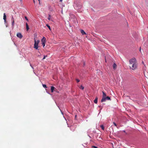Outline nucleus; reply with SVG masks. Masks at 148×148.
Here are the masks:
<instances>
[{
  "label": "nucleus",
  "mask_w": 148,
  "mask_h": 148,
  "mask_svg": "<svg viewBox=\"0 0 148 148\" xmlns=\"http://www.w3.org/2000/svg\"><path fill=\"white\" fill-rule=\"evenodd\" d=\"M113 123L114 124V125L115 126H117L116 124L114 122H113Z\"/></svg>",
  "instance_id": "obj_21"
},
{
  "label": "nucleus",
  "mask_w": 148,
  "mask_h": 148,
  "mask_svg": "<svg viewBox=\"0 0 148 148\" xmlns=\"http://www.w3.org/2000/svg\"><path fill=\"white\" fill-rule=\"evenodd\" d=\"M34 48H35L36 49H37L38 48V45L39 42V40H38L37 41H36V40H35L34 41Z\"/></svg>",
  "instance_id": "obj_2"
},
{
  "label": "nucleus",
  "mask_w": 148,
  "mask_h": 148,
  "mask_svg": "<svg viewBox=\"0 0 148 148\" xmlns=\"http://www.w3.org/2000/svg\"><path fill=\"white\" fill-rule=\"evenodd\" d=\"M92 148H98L97 147L94 146H92Z\"/></svg>",
  "instance_id": "obj_20"
},
{
  "label": "nucleus",
  "mask_w": 148,
  "mask_h": 148,
  "mask_svg": "<svg viewBox=\"0 0 148 148\" xmlns=\"http://www.w3.org/2000/svg\"><path fill=\"white\" fill-rule=\"evenodd\" d=\"M16 36L18 38H19L20 39L22 38L23 37V36L21 34V33H18L17 34Z\"/></svg>",
  "instance_id": "obj_6"
},
{
  "label": "nucleus",
  "mask_w": 148,
  "mask_h": 148,
  "mask_svg": "<svg viewBox=\"0 0 148 148\" xmlns=\"http://www.w3.org/2000/svg\"><path fill=\"white\" fill-rule=\"evenodd\" d=\"M116 67L117 65L115 63H114L113 65V69H115L116 68Z\"/></svg>",
  "instance_id": "obj_9"
},
{
  "label": "nucleus",
  "mask_w": 148,
  "mask_h": 148,
  "mask_svg": "<svg viewBox=\"0 0 148 148\" xmlns=\"http://www.w3.org/2000/svg\"><path fill=\"white\" fill-rule=\"evenodd\" d=\"M20 1H22V0H20Z\"/></svg>",
  "instance_id": "obj_28"
},
{
  "label": "nucleus",
  "mask_w": 148,
  "mask_h": 148,
  "mask_svg": "<svg viewBox=\"0 0 148 148\" xmlns=\"http://www.w3.org/2000/svg\"><path fill=\"white\" fill-rule=\"evenodd\" d=\"M25 18L27 21H28V18H27V16H25Z\"/></svg>",
  "instance_id": "obj_18"
},
{
  "label": "nucleus",
  "mask_w": 148,
  "mask_h": 148,
  "mask_svg": "<svg viewBox=\"0 0 148 148\" xmlns=\"http://www.w3.org/2000/svg\"><path fill=\"white\" fill-rule=\"evenodd\" d=\"M104 100V101H102V100H101V102H103L106 101V100H110V98L109 97H105Z\"/></svg>",
  "instance_id": "obj_4"
},
{
  "label": "nucleus",
  "mask_w": 148,
  "mask_h": 148,
  "mask_svg": "<svg viewBox=\"0 0 148 148\" xmlns=\"http://www.w3.org/2000/svg\"><path fill=\"white\" fill-rule=\"evenodd\" d=\"M41 41L42 42V45L43 46V47H44L45 46V43L46 42V38L44 37H43L41 40Z\"/></svg>",
  "instance_id": "obj_3"
},
{
  "label": "nucleus",
  "mask_w": 148,
  "mask_h": 148,
  "mask_svg": "<svg viewBox=\"0 0 148 148\" xmlns=\"http://www.w3.org/2000/svg\"><path fill=\"white\" fill-rule=\"evenodd\" d=\"M39 2V3H40V0H38Z\"/></svg>",
  "instance_id": "obj_27"
},
{
  "label": "nucleus",
  "mask_w": 148,
  "mask_h": 148,
  "mask_svg": "<svg viewBox=\"0 0 148 148\" xmlns=\"http://www.w3.org/2000/svg\"><path fill=\"white\" fill-rule=\"evenodd\" d=\"M47 56H44L42 59L44 60V59H45V58Z\"/></svg>",
  "instance_id": "obj_23"
},
{
  "label": "nucleus",
  "mask_w": 148,
  "mask_h": 148,
  "mask_svg": "<svg viewBox=\"0 0 148 148\" xmlns=\"http://www.w3.org/2000/svg\"><path fill=\"white\" fill-rule=\"evenodd\" d=\"M98 98L96 97L95 98V99L94 100V102L95 103L97 104V102Z\"/></svg>",
  "instance_id": "obj_8"
},
{
  "label": "nucleus",
  "mask_w": 148,
  "mask_h": 148,
  "mask_svg": "<svg viewBox=\"0 0 148 148\" xmlns=\"http://www.w3.org/2000/svg\"><path fill=\"white\" fill-rule=\"evenodd\" d=\"M76 80L77 81V82H78L80 81V80L79 79H76Z\"/></svg>",
  "instance_id": "obj_22"
},
{
  "label": "nucleus",
  "mask_w": 148,
  "mask_h": 148,
  "mask_svg": "<svg viewBox=\"0 0 148 148\" xmlns=\"http://www.w3.org/2000/svg\"><path fill=\"white\" fill-rule=\"evenodd\" d=\"M12 21H14V18H13V16H12Z\"/></svg>",
  "instance_id": "obj_24"
},
{
  "label": "nucleus",
  "mask_w": 148,
  "mask_h": 148,
  "mask_svg": "<svg viewBox=\"0 0 148 148\" xmlns=\"http://www.w3.org/2000/svg\"><path fill=\"white\" fill-rule=\"evenodd\" d=\"M80 88L82 90H83L84 89V87L82 85H81Z\"/></svg>",
  "instance_id": "obj_15"
},
{
  "label": "nucleus",
  "mask_w": 148,
  "mask_h": 148,
  "mask_svg": "<svg viewBox=\"0 0 148 148\" xmlns=\"http://www.w3.org/2000/svg\"><path fill=\"white\" fill-rule=\"evenodd\" d=\"M46 26L49 28V29H50V30H51V28L50 26L49 25H48V24H47L46 25Z\"/></svg>",
  "instance_id": "obj_14"
},
{
  "label": "nucleus",
  "mask_w": 148,
  "mask_h": 148,
  "mask_svg": "<svg viewBox=\"0 0 148 148\" xmlns=\"http://www.w3.org/2000/svg\"><path fill=\"white\" fill-rule=\"evenodd\" d=\"M42 86L45 88H47L46 85H45V84H42Z\"/></svg>",
  "instance_id": "obj_17"
},
{
  "label": "nucleus",
  "mask_w": 148,
  "mask_h": 148,
  "mask_svg": "<svg viewBox=\"0 0 148 148\" xmlns=\"http://www.w3.org/2000/svg\"><path fill=\"white\" fill-rule=\"evenodd\" d=\"M55 87L53 86H52L51 87V92H53V90L54 89H55Z\"/></svg>",
  "instance_id": "obj_12"
},
{
  "label": "nucleus",
  "mask_w": 148,
  "mask_h": 148,
  "mask_svg": "<svg viewBox=\"0 0 148 148\" xmlns=\"http://www.w3.org/2000/svg\"><path fill=\"white\" fill-rule=\"evenodd\" d=\"M51 15H49V16L48 17V19L49 20H51Z\"/></svg>",
  "instance_id": "obj_16"
},
{
  "label": "nucleus",
  "mask_w": 148,
  "mask_h": 148,
  "mask_svg": "<svg viewBox=\"0 0 148 148\" xmlns=\"http://www.w3.org/2000/svg\"><path fill=\"white\" fill-rule=\"evenodd\" d=\"M62 0H60V2H62Z\"/></svg>",
  "instance_id": "obj_26"
},
{
  "label": "nucleus",
  "mask_w": 148,
  "mask_h": 148,
  "mask_svg": "<svg viewBox=\"0 0 148 148\" xmlns=\"http://www.w3.org/2000/svg\"><path fill=\"white\" fill-rule=\"evenodd\" d=\"M81 32L83 35L86 34V33H85L84 31L83 30L81 29Z\"/></svg>",
  "instance_id": "obj_11"
},
{
  "label": "nucleus",
  "mask_w": 148,
  "mask_h": 148,
  "mask_svg": "<svg viewBox=\"0 0 148 148\" xmlns=\"http://www.w3.org/2000/svg\"><path fill=\"white\" fill-rule=\"evenodd\" d=\"M101 127V129L103 130H104V127L103 125H101L100 126Z\"/></svg>",
  "instance_id": "obj_13"
},
{
  "label": "nucleus",
  "mask_w": 148,
  "mask_h": 148,
  "mask_svg": "<svg viewBox=\"0 0 148 148\" xmlns=\"http://www.w3.org/2000/svg\"><path fill=\"white\" fill-rule=\"evenodd\" d=\"M26 26L27 31H28L29 30V28L28 24L27 23H26Z\"/></svg>",
  "instance_id": "obj_10"
},
{
  "label": "nucleus",
  "mask_w": 148,
  "mask_h": 148,
  "mask_svg": "<svg viewBox=\"0 0 148 148\" xmlns=\"http://www.w3.org/2000/svg\"><path fill=\"white\" fill-rule=\"evenodd\" d=\"M130 68L132 70H134L137 68L136 60L135 58H133L129 60Z\"/></svg>",
  "instance_id": "obj_1"
},
{
  "label": "nucleus",
  "mask_w": 148,
  "mask_h": 148,
  "mask_svg": "<svg viewBox=\"0 0 148 148\" xmlns=\"http://www.w3.org/2000/svg\"><path fill=\"white\" fill-rule=\"evenodd\" d=\"M141 47H140V48H139V51L140 52V53H141Z\"/></svg>",
  "instance_id": "obj_25"
},
{
  "label": "nucleus",
  "mask_w": 148,
  "mask_h": 148,
  "mask_svg": "<svg viewBox=\"0 0 148 148\" xmlns=\"http://www.w3.org/2000/svg\"><path fill=\"white\" fill-rule=\"evenodd\" d=\"M3 19H4L5 22L6 20V15L5 13H4L3 14Z\"/></svg>",
  "instance_id": "obj_7"
},
{
  "label": "nucleus",
  "mask_w": 148,
  "mask_h": 148,
  "mask_svg": "<svg viewBox=\"0 0 148 148\" xmlns=\"http://www.w3.org/2000/svg\"><path fill=\"white\" fill-rule=\"evenodd\" d=\"M14 21H12V26L14 25Z\"/></svg>",
  "instance_id": "obj_19"
},
{
  "label": "nucleus",
  "mask_w": 148,
  "mask_h": 148,
  "mask_svg": "<svg viewBox=\"0 0 148 148\" xmlns=\"http://www.w3.org/2000/svg\"><path fill=\"white\" fill-rule=\"evenodd\" d=\"M103 93V98L101 99V100H102V101H104V100L105 97H106V93L104 92L103 91L102 92Z\"/></svg>",
  "instance_id": "obj_5"
}]
</instances>
